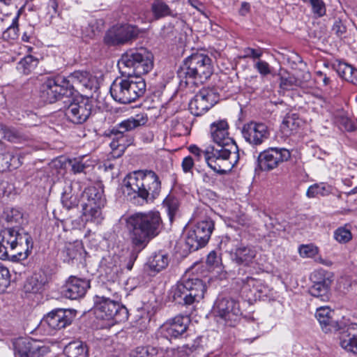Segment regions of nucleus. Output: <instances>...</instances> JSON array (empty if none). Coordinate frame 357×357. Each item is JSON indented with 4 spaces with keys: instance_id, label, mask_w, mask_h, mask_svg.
Wrapping results in <instances>:
<instances>
[{
    "instance_id": "57",
    "label": "nucleus",
    "mask_w": 357,
    "mask_h": 357,
    "mask_svg": "<svg viewBox=\"0 0 357 357\" xmlns=\"http://www.w3.org/2000/svg\"><path fill=\"white\" fill-rule=\"evenodd\" d=\"M97 26L92 24H89L88 26L85 28V30L83 31V33L86 37L89 38H93L96 35Z\"/></svg>"
},
{
    "instance_id": "11",
    "label": "nucleus",
    "mask_w": 357,
    "mask_h": 357,
    "mask_svg": "<svg viewBox=\"0 0 357 357\" xmlns=\"http://www.w3.org/2000/svg\"><path fill=\"white\" fill-rule=\"evenodd\" d=\"M220 249L229 254L230 259L238 265L250 266L257 254L254 245L240 243L238 240L225 236L220 243Z\"/></svg>"
},
{
    "instance_id": "4",
    "label": "nucleus",
    "mask_w": 357,
    "mask_h": 357,
    "mask_svg": "<svg viewBox=\"0 0 357 357\" xmlns=\"http://www.w3.org/2000/svg\"><path fill=\"white\" fill-rule=\"evenodd\" d=\"M33 248L31 236L22 228L9 227L0 234V259L18 255L19 259H26Z\"/></svg>"
},
{
    "instance_id": "39",
    "label": "nucleus",
    "mask_w": 357,
    "mask_h": 357,
    "mask_svg": "<svg viewBox=\"0 0 357 357\" xmlns=\"http://www.w3.org/2000/svg\"><path fill=\"white\" fill-rule=\"evenodd\" d=\"M353 68L352 66L342 61H337L333 64V68L337 73L340 77L347 81L351 79Z\"/></svg>"
},
{
    "instance_id": "43",
    "label": "nucleus",
    "mask_w": 357,
    "mask_h": 357,
    "mask_svg": "<svg viewBox=\"0 0 357 357\" xmlns=\"http://www.w3.org/2000/svg\"><path fill=\"white\" fill-rule=\"evenodd\" d=\"M301 84V82L298 79V77L295 75H289L287 77H280V86L282 89H293L294 87H299Z\"/></svg>"
},
{
    "instance_id": "44",
    "label": "nucleus",
    "mask_w": 357,
    "mask_h": 357,
    "mask_svg": "<svg viewBox=\"0 0 357 357\" xmlns=\"http://www.w3.org/2000/svg\"><path fill=\"white\" fill-rule=\"evenodd\" d=\"M119 289V284L113 282L112 283H107L102 287V290L99 295H102L103 293L110 296L112 298L120 301L121 296L119 294L118 289Z\"/></svg>"
},
{
    "instance_id": "27",
    "label": "nucleus",
    "mask_w": 357,
    "mask_h": 357,
    "mask_svg": "<svg viewBox=\"0 0 357 357\" xmlns=\"http://www.w3.org/2000/svg\"><path fill=\"white\" fill-rule=\"evenodd\" d=\"M66 82L71 86V97L74 96L75 87L91 88V75L84 70H76L66 78Z\"/></svg>"
},
{
    "instance_id": "58",
    "label": "nucleus",
    "mask_w": 357,
    "mask_h": 357,
    "mask_svg": "<svg viewBox=\"0 0 357 357\" xmlns=\"http://www.w3.org/2000/svg\"><path fill=\"white\" fill-rule=\"evenodd\" d=\"M130 357H149L148 350L145 347H137L132 351Z\"/></svg>"
},
{
    "instance_id": "30",
    "label": "nucleus",
    "mask_w": 357,
    "mask_h": 357,
    "mask_svg": "<svg viewBox=\"0 0 357 357\" xmlns=\"http://www.w3.org/2000/svg\"><path fill=\"white\" fill-rule=\"evenodd\" d=\"M0 137L11 143H20L29 139V136L21 130L3 123H0Z\"/></svg>"
},
{
    "instance_id": "56",
    "label": "nucleus",
    "mask_w": 357,
    "mask_h": 357,
    "mask_svg": "<svg viewBox=\"0 0 357 357\" xmlns=\"http://www.w3.org/2000/svg\"><path fill=\"white\" fill-rule=\"evenodd\" d=\"M181 166L184 172H190L194 166V159L191 156L184 158Z\"/></svg>"
},
{
    "instance_id": "19",
    "label": "nucleus",
    "mask_w": 357,
    "mask_h": 357,
    "mask_svg": "<svg viewBox=\"0 0 357 357\" xmlns=\"http://www.w3.org/2000/svg\"><path fill=\"white\" fill-rule=\"evenodd\" d=\"M311 280L312 285L309 288L310 294L321 301H328L331 296L333 275L324 270H319L312 273Z\"/></svg>"
},
{
    "instance_id": "10",
    "label": "nucleus",
    "mask_w": 357,
    "mask_h": 357,
    "mask_svg": "<svg viewBox=\"0 0 357 357\" xmlns=\"http://www.w3.org/2000/svg\"><path fill=\"white\" fill-rule=\"evenodd\" d=\"M94 312L98 319L114 320L116 323L125 321L128 318V309L120 303V301L113 299L105 293L96 296Z\"/></svg>"
},
{
    "instance_id": "5",
    "label": "nucleus",
    "mask_w": 357,
    "mask_h": 357,
    "mask_svg": "<svg viewBox=\"0 0 357 357\" xmlns=\"http://www.w3.org/2000/svg\"><path fill=\"white\" fill-rule=\"evenodd\" d=\"M206 290V286L201 279L185 275L171 288L169 297L178 305H190L202 299Z\"/></svg>"
},
{
    "instance_id": "1",
    "label": "nucleus",
    "mask_w": 357,
    "mask_h": 357,
    "mask_svg": "<svg viewBox=\"0 0 357 357\" xmlns=\"http://www.w3.org/2000/svg\"><path fill=\"white\" fill-rule=\"evenodd\" d=\"M125 227L132 250L126 267L131 271L138 254L158 234L162 220L158 211L135 213L126 218Z\"/></svg>"
},
{
    "instance_id": "17",
    "label": "nucleus",
    "mask_w": 357,
    "mask_h": 357,
    "mask_svg": "<svg viewBox=\"0 0 357 357\" xmlns=\"http://www.w3.org/2000/svg\"><path fill=\"white\" fill-rule=\"evenodd\" d=\"M291 158L290 151L284 148L271 147L261 152L257 160V167L261 171H271Z\"/></svg>"
},
{
    "instance_id": "22",
    "label": "nucleus",
    "mask_w": 357,
    "mask_h": 357,
    "mask_svg": "<svg viewBox=\"0 0 357 357\" xmlns=\"http://www.w3.org/2000/svg\"><path fill=\"white\" fill-rule=\"evenodd\" d=\"M242 282L241 293L248 301L266 297L270 292L269 287L261 280L247 277Z\"/></svg>"
},
{
    "instance_id": "37",
    "label": "nucleus",
    "mask_w": 357,
    "mask_h": 357,
    "mask_svg": "<svg viewBox=\"0 0 357 357\" xmlns=\"http://www.w3.org/2000/svg\"><path fill=\"white\" fill-rule=\"evenodd\" d=\"M151 9L155 20L166 16H174L170 8L161 0H154L151 3Z\"/></svg>"
},
{
    "instance_id": "7",
    "label": "nucleus",
    "mask_w": 357,
    "mask_h": 357,
    "mask_svg": "<svg viewBox=\"0 0 357 357\" xmlns=\"http://www.w3.org/2000/svg\"><path fill=\"white\" fill-rule=\"evenodd\" d=\"M118 66L122 75L141 77L153 68V56L144 48L129 50L122 54Z\"/></svg>"
},
{
    "instance_id": "3",
    "label": "nucleus",
    "mask_w": 357,
    "mask_h": 357,
    "mask_svg": "<svg viewBox=\"0 0 357 357\" xmlns=\"http://www.w3.org/2000/svg\"><path fill=\"white\" fill-rule=\"evenodd\" d=\"M213 71L211 59L204 53L194 52L185 59L177 71L179 87L202 84L212 75Z\"/></svg>"
},
{
    "instance_id": "62",
    "label": "nucleus",
    "mask_w": 357,
    "mask_h": 357,
    "mask_svg": "<svg viewBox=\"0 0 357 357\" xmlns=\"http://www.w3.org/2000/svg\"><path fill=\"white\" fill-rule=\"evenodd\" d=\"M236 222L239 225L245 226L249 224V219L245 214H242L240 216H236Z\"/></svg>"
},
{
    "instance_id": "12",
    "label": "nucleus",
    "mask_w": 357,
    "mask_h": 357,
    "mask_svg": "<svg viewBox=\"0 0 357 357\" xmlns=\"http://www.w3.org/2000/svg\"><path fill=\"white\" fill-rule=\"evenodd\" d=\"M71 86L66 82V77H49L40 87L39 96L45 103L52 104L71 98Z\"/></svg>"
},
{
    "instance_id": "47",
    "label": "nucleus",
    "mask_w": 357,
    "mask_h": 357,
    "mask_svg": "<svg viewBox=\"0 0 357 357\" xmlns=\"http://www.w3.org/2000/svg\"><path fill=\"white\" fill-rule=\"evenodd\" d=\"M307 3L312 7V13L317 17H321L326 15V8L323 0H309Z\"/></svg>"
},
{
    "instance_id": "32",
    "label": "nucleus",
    "mask_w": 357,
    "mask_h": 357,
    "mask_svg": "<svg viewBox=\"0 0 357 357\" xmlns=\"http://www.w3.org/2000/svg\"><path fill=\"white\" fill-rule=\"evenodd\" d=\"M64 353L67 357H87L88 349L83 342L76 340L65 347Z\"/></svg>"
},
{
    "instance_id": "60",
    "label": "nucleus",
    "mask_w": 357,
    "mask_h": 357,
    "mask_svg": "<svg viewBox=\"0 0 357 357\" xmlns=\"http://www.w3.org/2000/svg\"><path fill=\"white\" fill-rule=\"evenodd\" d=\"M298 77V79L301 82V86L299 87H303L305 84L311 79V74L309 72H304L302 73L301 76L297 75Z\"/></svg>"
},
{
    "instance_id": "48",
    "label": "nucleus",
    "mask_w": 357,
    "mask_h": 357,
    "mask_svg": "<svg viewBox=\"0 0 357 357\" xmlns=\"http://www.w3.org/2000/svg\"><path fill=\"white\" fill-rule=\"evenodd\" d=\"M298 252L303 258H311L317 254V248L311 244L301 245L298 248Z\"/></svg>"
},
{
    "instance_id": "34",
    "label": "nucleus",
    "mask_w": 357,
    "mask_h": 357,
    "mask_svg": "<svg viewBox=\"0 0 357 357\" xmlns=\"http://www.w3.org/2000/svg\"><path fill=\"white\" fill-rule=\"evenodd\" d=\"M333 188L326 183H315L310 185L307 190L309 198L321 199L332 192Z\"/></svg>"
},
{
    "instance_id": "40",
    "label": "nucleus",
    "mask_w": 357,
    "mask_h": 357,
    "mask_svg": "<svg viewBox=\"0 0 357 357\" xmlns=\"http://www.w3.org/2000/svg\"><path fill=\"white\" fill-rule=\"evenodd\" d=\"M82 247L79 245L68 243L62 251L63 261L70 262L76 259L80 255Z\"/></svg>"
},
{
    "instance_id": "24",
    "label": "nucleus",
    "mask_w": 357,
    "mask_h": 357,
    "mask_svg": "<svg viewBox=\"0 0 357 357\" xmlns=\"http://www.w3.org/2000/svg\"><path fill=\"white\" fill-rule=\"evenodd\" d=\"M89 287V280L71 276L63 287L62 293L65 297L76 300L82 298Z\"/></svg>"
},
{
    "instance_id": "25",
    "label": "nucleus",
    "mask_w": 357,
    "mask_h": 357,
    "mask_svg": "<svg viewBox=\"0 0 357 357\" xmlns=\"http://www.w3.org/2000/svg\"><path fill=\"white\" fill-rule=\"evenodd\" d=\"M44 321L51 328L59 330L71 324L73 316L69 310L56 309L48 313Z\"/></svg>"
},
{
    "instance_id": "49",
    "label": "nucleus",
    "mask_w": 357,
    "mask_h": 357,
    "mask_svg": "<svg viewBox=\"0 0 357 357\" xmlns=\"http://www.w3.org/2000/svg\"><path fill=\"white\" fill-rule=\"evenodd\" d=\"M254 68L262 76L265 77L271 73L270 65L265 61L258 60L255 64Z\"/></svg>"
},
{
    "instance_id": "61",
    "label": "nucleus",
    "mask_w": 357,
    "mask_h": 357,
    "mask_svg": "<svg viewBox=\"0 0 357 357\" xmlns=\"http://www.w3.org/2000/svg\"><path fill=\"white\" fill-rule=\"evenodd\" d=\"M342 124L344 125V128L347 131L351 132V131H353L355 130L356 126H355L354 123L349 119H342Z\"/></svg>"
},
{
    "instance_id": "31",
    "label": "nucleus",
    "mask_w": 357,
    "mask_h": 357,
    "mask_svg": "<svg viewBox=\"0 0 357 357\" xmlns=\"http://www.w3.org/2000/svg\"><path fill=\"white\" fill-rule=\"evenodd\" d=\"M169 255L162 251L153 254L146 264L149 268L155 272H160L169 264Z\"/></svg>"
},
{
    "instance_id": "64",
    "label": "nucleus",
    "mask_w": 357,
    "mask_h": 357,
    "mask_svg": "<svg viewBox=\"0 0 357 357\" xmlns=\"http://www.w3.org/2000/svg\"><path fill=\"white\" fill-rule=\"evenodd\" d=\"M250 10V4L247 2H243L241 3V9H240V14L241 15H245Z\"/></svg>"
},
{
    "instance_id": "46",
    "label": "nucleus",
    "mask_w": 357,
    "mask_h": 357,
    "mask_svg": "<svg viewBox=\"0 0 357 357\" xmlns=\"http://www.w3.org/2000/svg\"><path fill=\"white\" fill-rule=\"evenodd\" d=\"M18 19L19 16L17 15L13 20L12 24L3 31L2 37L3 39L9 40H15L18 36Z\"/></svg>"
},
{
    "instance_id": "42",
    "label": "nucleus",
    "mask_w": 357,
    "mask_h": 357,
    "mask_svg": "<svg viewBox=\"0 0 357 357\" xmlns=\"http://www.w3.org/2000/svg\"><path fill=\"white\" fill-rule=\"evenodd\" d=\"M335 239L340 243H346L352 238V234L347 225L340 227L334 231Z\"/></svg>"
},
{
    "instance_id": "63",
    "label": "nucleus",
    "mask_w": 357,
    "mask_h": 357,
    "mask_svg": "<svg viewBox=\"0 0 357 357\" xmlns=\"http://www.w3.org/2000/svg\"><path fill=\"white\" fill-rule=\"evenodd\" d=\"M206 261L210 265H214L217 262V255L215 252H211L208 257Z\"/></svg>"
},
{
    "instance_id": "41",
    "label": "nucleus",
    "mask_w": 357,
    "mask_h": 357,
    "mask_svg": "<svg viewBox=\"0 0 357 357\" xmlns=\"http://www.w3.org/2000/svg\"><path fill=\"white\" fill-rule=\"evenodd\" d=\"M84 194L88 201H102L105 199L104 190L101 185L86 188Z\"/></svg>"
},
{
    "instance_id": "38",
    "label": "nucleus",
    "mask_w": 357,
    "mask_h": 357,
    "mask_svg": "<svg viewBox=\"0 0 357 357\" xmlns=\"http://www.w3.org/2000/svg\"><path fill=\"white\" fill-rule=\"evenodd\" d=\"M43 285L44 282L39 280L37 275H33L26 280L24 287L26 293L36 294L43 289Z\"/></svg>"
},
{
    "instance_id": "36",
    "label": "nucleus",
    "mask_w": 357,
    "mask_h": 357,
    "mask_svg": "<svg viewBox=\"0 0 357 357\" xmlns=\"http://www.w3.org/2000/svg\"><path fill=\"white\" fill-rule=\"evenodd\" d=\"M82 214L86 218V220H98L101 218V207L98 202L84 203L82 205Z\"/></svg>"
},
{
    "instance_id": "55",
    "label": "nucleus",
    "mask_w": 357,
    "mask_h": 357,
    "mask_svg": "<svg viewBox=\"0 0 357 357\" xmlns=\"http://www.w3.org/2000/svg\"><path fill=\"white\" fill-rule=\"evenodd\" d=\"M334 32L338 37H341L347 31L346 26L343 24L341 20H336L333 24L332 28Z\"/></svg>"
},
{
    "instance_id": "14",
    "label": "nucleus",
    "mask_w": 357,
    "mask_h": 357,
    "mask_svg": "<svg viewBox=\"0 0 357 357\" xmlns=\"http://www.w3.org/2000/svg\"><path fill=\"white\" fill-rule=\"evenodd\" d=\"M214 229V222L211 219L198 222L186 234L185 245L189 252H194L205 246Z\"/></svg>"
},
{
    "instance_id": "13",
    "label": "nucleus",
    "mask_w": 357,
    "mask_h": 357,
    "mask_svg": "<svg viewBox=\"0 0 357 357\" xmlns=\"http://www.w3.org/2000/svg\"><path fill=\"white\" fill-rule=\"evenodd\" d=\"M139 29L130 24H119L110 27L105 33L104 43L108 47L131 44L137 39Z\"/></svg>"
},
{
    "instance_id": "16",
    "label": "nucleus",
    "mask_w": 357,
    "mask_h": 357,
    "mask_svg": "<svg viewBox=\"0 0 357 357\" xmlns=\"http://www.w3.org/2000/svg\"><path fill=\"white\" fill-rule=\"evenodd\" d=\"M63 103L65 116L69 121L75 124L84 123L91 114L93 105L89 99L82 97L74 98L73 96L63 100Z\"/></svg>"
},
{
    "instance_id": "59",
    "label": "nucleus",
    "mask_w": 357,
    "mask_h": 357,
    "mask_svg": "<svg viewBox=\"0 0 357 357\" xmlns=\"http://www.w3.org/2000/svg\"><path fill=\"white\" fill-rule=\"evenodd\" d=\"M188 149L189 151L196 157L197 160H200L202 154L204 155L205 152H202L201 149L195 145L190 146Z\"/></svg>"
},
{
    "instance_id": "20",
    "label": "nucleus",
    "mask_w": 357,
    "mask_h": 357,
    "mask_svg": "<svg viewBox=\"0 0 357 357\" xmlns=\"http://www.w3.org/2000/svg\"><path fill=\"white\" fill-rule=\"evenodd\" d=\"M217 97L211 89H201L190 100L189 109L195 116H201L206 113L217 102Z\"/></svg>"
},
{
    "instance_id": "45",
    "label": "nucleus",
    "mask_w": 357,
    "mask_h": 357,
    "mask_svg": "<svg viewBox=\"0 0 357 357\" xmlns=\"http://www.w3.org/2000/svg\"><path fill=\"white\" fill-rule=\"evenodd\" d=\"M6 220L8 222H16L18 224H22L24 221V214L21 209L12 208L6 210Z\"/></svg>"
},
{
    "instance_id": "52",
    "label": "nucleus",
    "mask_w": 357,
    "mask_h": 357,
    "mask_svg": "<svg viewBox=\"0 0 357 357\" xmlns=\"http://www.w3.org/2000/svg\"><path fill=\"white\" fill-rule=\"evenodd\" d=\"M163 204L169 220L172 222L178 210V202H163Z\"/></svg>"
},
{
    "instance_id": "35",
    "label": "nucleus",
    "mask_w": 357,
    "mask_h": 357,
    "mask_svg": "<svg viewBox=\"0 0 357 357\" xmlns=\"http://www.w3.org/2000/svg\"><path fill=\"white\" fill-rule=\"evenodd\" d=\"M39 61L32 55H28L22 58L17 65V70L25 75H29L36 68Z\"/></svg>"
},
{
    "instance_id": "6",
    "label": "nucleus",
    "mask_w": 357,
    "mask_h": 357,
    "mask_svg": "<svg viewBox=\"0 0 357 357\" xmlns=\"http://www.w3.org/2000/svg\"><path fill=\"white\" fill-rule=\"evenodd\" d=\"M125 78L116 79L110 86L113 99L122 104H129L144 96L146 83L139 76L126 75Z\"/></svg>"
},
{
    "instance_id": "33",
    "label": "nucleus",
    "mask_w": 357,
    "mask_h": 357,
    "mask_svg": "<svg viewBox=\"0 0 357 357\" xmlns=\"http://www.w3.org/2000/svg\"><path fill=\"white\" fill-rule=\"evenodd\" d=\"M302 125V121L297 114L287 115L283 120L281 129L286 135L296 133Z\"/></svg>"
},
{
    "instance_id": "2",
    "label": "nucleus",
    "mask_w": 357,
    "mask_h": 357,
    "mask_svg": "<svg viewBox=\"0 0 357 357\" xmlns=\"http://www.w3.org/2000/svg\"><path fill=\"white\" fill-rule=\"evenodd\" d=\"M160 181L151 170H139L128 174L123 181L122 192L128 201L137 198L156 199L160 192Z\"/></svg>"
},
{
    "instance_id": "51",
    "label": "nucleus",
    "mask_w": 357,
    "mask_h": 357,
    "mask_svg": "<svg viewBox=\"0 0 357 357\" xmlns=\"http://www.w3.org/2000/svg\"><path fill=\"white\" fill-rule=\"evenodd\" d=\"M243 55L241 56L242 59L252 58L256 59H259L263 54V52L261 49H253L251 47L243 49Z\"/></svg>"
},
{
    "instance_id": "21",
    "label": "nucleus",
    "mask_w": 357,
    "mask_h": 357,
    "mask_svg": "<svg viewBox=\"0 0 357 357\" xmlns=\"http://www.w3.org/2000/svg\"><path fill=\"white\" fill-rule=\"evenodd\" d=\"M189 323L188 316L178 315L164 323L158 333L167 340L176 339L186 332Z\"/></svg>"
},
{
    "instance_id": "9",
    "label": "nucleus",
    "mask_w": 357,
    "mask_h": 357,
    "mask_svg": "<svg viewBox=\"0 0 357 357\" xmlns=\"http://www.w3.org/2000/svg\"><path fill=\"white\" fill-rule=\"evenodd\" d=\"M147 122V117L144 115H137L130 117L116 124L112 128L105 131V135L112 139L110 146L112 149L121 147L124 149L134 142L131 132L137 128L144 126Z\"/></svg>"
},
{
    "instance_id": "53",
    "label": "nucleus",
    "mask_w": 357,
    "mask_h": 357,
    "mask_svg": "<svg viewBox=\"0 0 357 357\" xmlns=\"http://www.w3.org/2000/svg\"><path fill=\"white\" fill-rule=\"evenodd\" d=\"M8 156H9L10 159H9V161H7V164H8V167L9 168L15 169H17L18 167H20L22 165L23 157L21 156L20 155L9 154Z\"/></svg>"
},
{
    "instance_id": "26",
    "label": "nucleus",
    "mask_w": 357,
    "mask_h": 357,
    "mask_svg": "<svg viewBox=\"0 0 357 357\" xmlns=\"http://www.w3.org/2000/svg\"><path fill=\"white\" fill-rule=\"evenodd\" d=\"M340 344L344 349L357 354V324H349L347 329L341 333Z\"/></svg>"
},
{
    "instance_id": "18",
    "label": "nucleus",
    "mask_w": 357,
    "mask_h": 357,
    "mask_svg": "<svg viewBox=\"0 0 357 357\" xmlns=\"http://www.w3.org/2000/svg\"><path fill=\"white\" fill-rule=\"evenodd\" d=\"M241 134L245 142L256 148L270 138L271 132L265 123L251 121L243 126Z\"/></svg>"
},
{
    "instance_id": "50",
    "label": "nucleus",
    "mask_w": 357,
    "mask_h": 357,
    "mask_svg": "<svg viewBox=\"0 0 357 357\" xmlns=\"http://www.w3.org/2000/svg\"><path fill=\"white\" fill-rule=\"evenodd\" d=\"M71 170L74 174L85 173V169L89 167V165L83 162L82 160L74 159L70 160Z\"/></svg>"
},
{
    "instance_id": "23",
    "label": "nucleus",
    "mask_w": 357,
    "mask_h": 357,
    "mask_svg": "<svg viewBox=\"0 0 357 357\" xmlns=\"http://www.w3.org/2000/svg\"><path fill=\"white\" fill-rule=\"evenodd\" d=\"M13 346L15 354L20 357H43L46 350L38 342L24 337L15 340Z\"/></svg>"
},
{
    "instance_id": "8",
    "label": "nucleus",
    "mask_w": 357,
    "mask_h": 357,
    "mask_svg": "<svg viewBox=\"0 0 357 357\" xmlns=\"http://www.w3.org/2000/svg\"><path fill=\"white\" fill-rule=\"evenodd\" d=\"M228 128V123L225 120H220L211 124V137L218 147L213 148L212 158H208L211 162L214 158H218V157L226 158L230 154L233 155L235 162L238 161V148L235 141L229 137Z\"/></svg>"
},
{
    "instance_id": "15",
    "label": "nucleus",
    "mask_w": 357,
    "mask_h": 357,
    "mask_svg": "<svg viewBox=\"0 0 357 357\" xmlns=\"http://www.w3.org/2000/svg\"><path fill=\"white\" fill-rule=\"evenodd\" d=\"M215 310L219 318L218 321L231 327L236 326L242 315L238 302L231 297H218Z\"/></svg>"
},
{
    "instance_id": "54",
    "label": "nucleus",
    "mask_w": 357,
    "mask_h": 357,
    "mask_svg": "<svg viewBox=\"0 0 357 357\" xmlns=\"http://www.w3.org/2000/svg\"><path fill=\"white\" fill-rule=\"evenodd\" d=\"M10 272L8 269L0 264V288L6 287L10 282Z\"/></svg>"
},
{
    "instance_id": "28",
    "label": "nucleus",
    "mask_w": 357,
    "mask_h": 357,
    "mask_svg": "<svg viewBox=\"0 0 357 357\" xmlns=\"http://www.w3.org/2000/svg\"><path fill=\"white\" fill-rule=\"evenodd\" d=\"M212 155L213 149L211 150V151H206L204 153V159L207 162L208 167H210L213 170L220 174H223L227 172V169H221L222 165L225 166L228 169H230L237 162H235L234 160L233 159L232 154H230L229 157H227L226 158H222L221 157H218V158H214V160H213V162H211L209 160H208V158L211 159Z\"/></svg>"
},
{
    "instance_id": "29",
    "label": "nucleus",
    "mask_w": 357,
    "mask_h": 357,
    "mask_svg": "<svg viewBox=\"0 0 357 357\" xmlns=\"http://www.w3.org/2000/svg\"><path fill=\"white\" fill-rule=\"evenodd\" d=\"M333 311L328 306H323L318 307L315 312V317L319 321L322 331L324 333H328L335 328V322L333 319Z\"/></svg>"
}]
</instances>
